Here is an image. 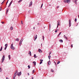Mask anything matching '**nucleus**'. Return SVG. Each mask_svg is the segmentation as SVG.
Masks as SVG:
<instances>
[{"label":"nucleus","mask_w":79,"mask_h":79,"mask_svg":"<svg viewBox=\"0 0 79 79\" xmlns=\"http://www.w3.org/2000/svg\"><path fill=\"white\" fill-rule=\"evenodd\" d=\"M23 38H22L20 40V43H19V46H21V44H22V42H23Z\"/></svg>","instance_id":"f257e3e1"},{"label":"nucleus","mask_w":79,"mask_h":79,"mask_svg":"<svg viewBox=\"0 0 79 79\" xmlns=\"http://www.w3.org/2000/svg\"><path fill=\"white\" fill-rule=\"evenodd\" d=\"M10 48L11 49H12V50H15V48L14 47V46H13V44H11L10 46Z\"/></svg>","instance_id":"f03ea898"},{"label":"nucleus","mask_w":79,"mask_h":79,"mask_svg":"<svg viewBox=\"0 0 79 79\" xmlns=\"http://www.w3.org/2000/svg\"><path fill=\"white\" fill-rule=\"evenodd\" d=\"M18 70L16 71V72L14 74V77H13V79H15V77H16V75H17V74H16V73H18Z\"/></svg>","instance_id":"7ed1b4c3"},{"label":"nucleus","mask_w":79,"mask_h":79,"mask_svg":"<svg viewBox=\"0 0 79 79\" xmlns=\"http://www.w3.org/2000/svg\"><path fill=\"white\" fill-rule=\"evenodd\" d=\"M4 60H5V55L3 56L2 57V63H3L4 61Z\"/></svg>","instance_id":"20e7f679"},{"label":"nucleus","mask_w":79,"mask_h":79,"mask_svg":"<svg viewBox=\"0 0 79 79\" xmlns=\"http://www.w3.org/2000/svg\"><path fill=\"white\" fill-rule=\"evenodd\" d=\"M34 41H35V40H36V39H37V35H34Z\"/></svg>","instance_id":"39448f33"},{"label":"nucleus","mask_w":79,"mask_h":79,"mask_svg":"<svg viewBox=\"0 0 79 79\" xmlns=\"http://www.w3.org/2000/svg\"><path fill=\"white\" fill-rule=\"evenodd\" d=\"M69 27H71V19H70L69 20Z\"/></svg>","instance_id":"423d86ee"},{"label":"nucleus","mask_w":79,"mask_h":79,"mask_svg":"<svg viewBox=\"0 0 79 79\" xmlns=\"http://www.w3.org/2000/svg\"><path fill=\"white\" fill-rule=\"evenodd\" d=\"M17 75L18 76H20L21 75V72L17 73Z\"/></svg>","instance_id":"0eeeda50"},{"label":"nucleus","mask_w":79,"mask_h":79,"mask_svg":"<svg viewBox=\"0 0 79 79\" xmlns=\"http://www.w3.org/2000/svg\"><path fill=\"white\" fill-rule=\"evenodd\" d=\"M32 2L31 1L29 5V6H32Z\"/></svg>","instance_id":"6e6552de"},{"label":"nucleus","mask_w":79,"mask_h":79,"mask_svg":"<svg viewBox=\"0 0 79 79\" xmlns=\"http://www.w3.org/2000/svg\"><path fill=\"white\" fill-rule=\"evenodd\" d=\"M38 51L40 53H42V50H41L40 49H38Z\"/></svg>","instance_id":"1a4fd4ad"},{"label":"nucleus","mask_w":79,"mask_h":79,"mask_svg":"<svg viewBox=\"0 0 79 79\" xmlns=\"http://www.w3.org/2000/svg\"><path fill=\"white\" fill-rule=\"evenodd\" d=\"M57 22H58V24H57V28H58V25L60 26V23H59V22H58V21Z\"/></svg>","instance_id":"9d476101"},{"label":"nucleus","mask_w":79,"mask_h":79,"mask_svg":"<svg viewBox=\"0 0 79 79\" xmlns=\"http://www.w3.org/2000/svg\"><path fill=\"white\" fill-rule=\"evenodd\" d=\"M59 42H61V43H63V41L62 40H59Z\"/></svg>","instance_id":"9b49d317"},{"label":"nucleus","mask_w":79,"mask_h":79,"mask_svg":"<svg viewBox=\"0 0 79 79\" xmlns=\"http://www.w3.org/2000/svg\"><path fill=\"white\" fill-rule=\"evenodd\" d=\"M32 63L34 64V66H35L36 65V62H35V61L33 62Z\"/></svg>","instance_id":"f8f14e48"},{"label":"nucleus","mask_w":79,"mask_h":79,"mask_svg":"<svg viewBox=\"0 0 79 79\" xmlns=\"http://www.w3.org/2000/svg\"><path fill=\"white\" fill-rule=\"evenodd\" d=\"M48 64L49 65L50 64H51V62H50V60H49L48 62Z\"/></svg>","instance_id":"ddd939ff"},{"label":"nucleus","mask_w":79,"mask_h":79,"mask_svg":"<svg viewBox=\"0 0 79 79\" xmlns=\"http://www.w3.org/2000/svg\"><path fill=\"white\" fill-rule=\"evenodd\" d=\"M15 40L16 41H18V42H19V38H17L15 39Z\"/></svg>","instance_id":"4468645a"},{"label":"nucleus","mask_w":79,"mask_h":79,"mask_svg":"<svg viewBox=\"0 0 79 79\" xmlns=\"http://www.w3.org/2000/svg\"><path fill=\"white\" fill-rule=\"evenodd\" d=\"M70 0H67V3H70Z\"/></svg>","instance_id":"2eb2a0df"},{"label":"nucleus","mask_w":79,"mask_h":79,"mask_svg":"<svg viewBox=\"0 0 79 79\" xmlns=\"http://www.w3.org/2000/svg\"><path fill=\"white\" fill-rule=\"evenodd\" d=\"M49 31H50V29H51V24H49Z\"/></svg>","instance_id":"dca6fc26"},{"label":"nucleus","mask_w":79,"mask_h":79,"mask_svg":"<svg viewBox=\"0 0 79 79\" xmlns=\"http://www.w3.org/2000/svg\"><path fill=\"white\" fill-rule=\"evenodd\" d=\"M9 11V9H8V8L7 9V10L6 11V12L7 13H8V12Z\"/></svg>","instance_id":"f3484780"},{"label":"nucleus","mask_w":79,"mask_h":79,"mask_svg":"<svg viewBox=\"0 0 79 79\" xmlns=\"http://www.w3.org/2000/svg\"><path fill=\"white\" fill-rule=\"evenodd\" d=\"M10 30H13V27H10Z\"/></svg>","instance_id":"a211bd4d"},{"label":"nucleus","mask_w":79,"mask_h":79,"mask_svg":"<svg viewBox=\"0 0 79 79\" xmlns=\"http://www.w3.org/2000/svg\"><path fill=\"white\" fill-rule=\"evenodd\" d=\"M64 38H65V39H68V37H66V36L65 35H64Z\"/></svg>","instance_id":"6ab92c4d"},{"label":"nucleus","mask_w":79,"mask_h":79,"mask_svg":"<svg viewBox=\"0 0 79 79\" xmlns=\"http://www.w3.org/2000/svg\"><path fill=\"white\" fill-rule=\"evenodd\" d=\"M8 58L9 60H10V58H11V56H10V55H8Z\"/></svg>","instance_id":"aec40b11"},{"label":"nucleus","mask_w":79,"mask_h":79,"mask_svg":"<svg viewBox=\"0 0 79 79\" xmlns=\"http://www.w3.org/2000/svg\"><path fill=\"white\" fill-rule=\"evenodd\" d=\"M12 3H13V0H12V1H11V2H10V3L9 5H11V4H12Z\"/></svg>","instance_id":"412c9836"},{"label":"nucleus","mask_w":79,"mask_h":79,"mask_svg":"<svg viewBox=\"0 0 79 79\" xmlns=\"http://www.w3.org/2000/svg\"><path fill=\"white\" fill-rule=\"evenodd\" d=\"M34 57L35 58H37V56H36V55L34 54Z\"/></svg>","instance_id":"4be33fe9"},{"label":"nucleus","mask_w":79,"mask_h":79,"mask_svg":"<svg viewBox=\"0 0 79 79\" xmlns=\"http://www.w3.org/2000/svg\"><path fill=\"white\" fill-rule=\"evenodd\" d=\"M3 49V47L2 46L1 47V49H0V51H2V49Z\"/></svg>","instance_id":"5701e85b"},{"label":"nucleus","mask_w":79,"mask_h":79,"mask_svg":"<svg viewBox=\"0 0 79 79\" xmlns=\"http://www.w3.org/2000/svg\"><path fill=\"white\" fill-rule=\"evenodd\" d=\"M64 3H67V1L64 0Z\"/></svg>","instance_id":"b1692460"},{"label":"nucleus","mask_w":79,"mask_h":79,"mask_svg":"<svg viewBox=\"0 0 79 79\" xmlns=\"http://www.w3.org/2000/svg\"><path fill=\"white\" fill-rule=\"evenodd\" d=\"M48 58H49V60H50V58H51V56H48Z\"/></svg>","instance_id":"393cba45"},{"label":"nucleus","mask_w":79,"mask_h":79,"mask_svg":"<svg viewBox=\"0 0 79 79\" xmlns=\"http://www.w3.org/2000/svg\"><path fill=\"white\" fill-rule=\"evenodd\" d=\"M28 54L31 56V51H30V52L28 53Z\"/></svg>","instance_id":"a878e982"},{"label":"nucleus","mask_w":79,"mask_h":79,"mask_svg":"<svg viewBox=\"0 0 79 79\" xmlns=\"http://www.w3.org/2000/svg\"><path fill=\"white\" fill-rule=\"evenodd\" d=\"M2 71V69L1 68H0V72L1 73Z\"/></svg>","instance_id":"bb28decb"},{"label":"nucleus","mask_w":79,"mask_h":79,"mask_svg":"<svg viewBox=\"0 0 79 79\" xmlns=\"http://www.w3.org/2000/svg\"><path fill=\"white\" fill-rule=\"evenodd\" d=\"M22 1H23V0H20L18 2V3H20V2H22Z\"/></svg>","instance_id":"cd10ccee"},{"label":"nucleus","mask_w":79,"mask_h":79,"mask_svg":"<svg viewBox=\"0 0 79 79\" xmlns=\"http://www.w3.org/2000/svg\"><path fill=\"white\" fill-rule=\"evenodd\" d=\"M5 47H8V44H5Z\"/></svg>","instance_id":"c85d7f7f"},{"label":"nucleus","mask_w":79,"mask_h":79,"mask_svg":"<svg viewBox=\"0 0 79 79\" xmlns=\"http://www.w3.org/2000/svg\"><path fill=\"white\" fill-rule=\"evenodd\" d=\"M51 72H52V73H53V72H54V70H53V69H52Z\"/></svg>","instance_id":"c756f323"},{"label":"nucleus","mask_w":79,"mask_h":79,"mask_svg":"<svg viewBox=\"0 0 79 79\" xmlns=\"http://www.w3.org/2000/svg\"><path fill=\"white\" fill-rule=\"evenodd\" d=\"M28 69H30V68H31V67L29 65L28 66Z\"/></svg>","instance_id":"7c9ffc66"},{"label":"nucleus","mask_w":79,"mask_h":79,"mask_svg":"<svg viewBox=\"0 0 79 79\" xmlns=\"http://www.w3.org/2000/svg\"><path fill=\"white\" fill-rule=\"evenodd\" d=\"M35 72V70H33L32 71V74L34 73Z\"/></svg>","instance_id":"2f4dec72"},{"label":"nucleus","mask_w":79,"mask_h":79,"mask_svg":"<svg viewBox=\"0 0 79 79\" xmlns=\"http://www.w3.org/2000/svg\"><path fill=\"white\" fill-rule=\"evenodd\" d=\"M60 63V61H58L57 62V64H59V63Z\"/></svg>","instance_id":"473e14b6"},{"label":"nucleus","mask_w":79,"mask_h":79,"mask_svg":"<svg viewBox=\"0 0 79 79\" xmlns=\"http://www.w3.org/2000/svg\"><path fill=\"white\" fill-rule=\"evenodd\" d=\"M42 6H43V3H42L41 4V8H42Z\"/></svg>","instance_id":"72a5a7b5"},{"label":"nucleus","mask_w":79,"mask_h":79,"mask_svg":"<svg viewBox=\"0 0 79 79\" xmlns=\"http://www.w3.org/2000/svg\"><path fill=\"white\" fill-rule=\"evenodd\" d=\"M51 54H52V52H50L49 53V55H51Z\"/></svg>","instance_id":"f704fd0d"},{"label":"nucleus","mask_w":79,"mask_h":79,"mask_svg":"<svg viewBox=\"0 0 79 79\" xmlns=\"http://www.w3.org/2000/svg\"><path fill=\"white\" fill-rule=\"evenodd\" d=\"M44 61V60H43L40 59V61L41 62H42V61Z\"/></svg>","instance_id":"c9c22d12"},{"label":"nucleus","mask_w":79,"mask_h":79,"mask_svg":"<svg viewBox=\"0 0 79 79\" xmlns=\"http://www.w3.org/2000/svg\"><path fill=\"white\" fill-rule=\"evenodd\" d=\"M75 22H76V21H77V19H75Z\"/></svg>","instance_id":"e433bc0d"},{"label":"nucleus","mask_w":79,"mask_h":79,"mask_svg":"<svg viewBox=\"0 0 79 79\" xmlns=\"http://www.w3.org/2000/svg\"><path fill=\"white\" fill-rule=\"evenodd\" d=\"M42 62L40 61V64H42Z\"/></svg>","instance_id":"4c0bfd02"},{"label":"nucleus","mask_w":79,"mask_h":79,"mask_svg":"<svg viewBox=\"0 0 79 79\" xmlns=\"http://www.w3.org/2000/svg\"><path fill=\"white\" fill-rule=\"evenodd\" d=\"M10 6H11V5L10 4H9V5L8 6V8H9V7H10Z\"/></svg>","instance_id":"58836bf2"},{"label":"nucleus","mask_w":79,"mask_h":79,"mask_svg":"<svg viewBox=\"0 0 79 79\" xmlns=\"http://www.w3.org/2000/svg\"><path fill=\"white\" fill-rule=\"evenodd\" d=\"M43 40H44V36H43Z\"/></svg>","instance_id":"ea45409f"},{"label":"nucleus","mask_w":79,"mask_h":79,"mask_svg":"<svg viewBox=\"0 0 79 79\" xmlns=\"http://www.w3.org/2000/svg\"><path fill=\"white\" fill-rule=\"evenodd\" d=\"M21 23L22 24H23V21H21Z\"/></svg>","instance_id":"a19ab883"},{"label":"nucleus","mask_w":79,"mask_h":79,"mask_svg":"<svg viewBox=\"0 0 79 79\" xmlns=\"http://www.w3.org/2000/svg\"><path fill=\"white\" fill-rule=\"evenodd\" d=\"M6 48H7V47H5V48H4V50H6Z\"/></svg>","instance_id":"79ce46f5"},{"label":"nucleus","mask_w":79,"mask_h":79,"mask_svg":"<svg viewBox=\"0 0 79 79\" xmlns=\"http://www.w3.org/2000/svg\"><path fill=\"white\" fill-rule=\"evenodd\" d=\"M58 32V31L57 30H56L55 31V32Z\"/></svg>","instance_id":"37998d69"},{"label":"nucleus","mask_w":79,"mask_h":79,"mask_svg":"<svg viewBox=\"0 0 79 79\" xmlns=\"http://www.w3.org/2000/svg\"><path fill=\"white\" fill-rule=\"evenodd\" d=\"M2 8H0V11H2Z\"/></svg>","instance_id":"c03bdc74"},{"label":"nucleus","mask_w":79,"mask_h":79,"mask_svg":"<svg viewBox=\"0 0 79 79\" xmlns=\"http://www.w3.org/2000/svg\"><path fill=\"white\" fill-rule=\"evenodd\" d=\"M5 0H4V1L2 2L1 4H2V3H3V2H5Z\"/></svg>","instance_id":"a18cd8bd"},{"label":"nucleus","mask_w":79,"mask_h":79,"mask_svg":"<svg viewBox=\"0 0 79 79\" xmlns=\"http://www.w3.org/2000/svg\"><path fill=\"white\" fill-rule=\"evenodd\" d=\"M27 74H28V76H29V73H27Z\"/></svg>","instance_id":"49530a36"},{"label":"nucleus","mask_w":79,"mask_h":79,"mask_svg":"<svg viewBox=\"0 0 79 79\" xmlns=\"http://www.w3.org/2000/svg\"><path fill=\"white\" fill-rule=\"evenodd\" d=\"M61 34V32H60V33H59V35H60V34Z\"/></svg>","instance_id":"de8ad7c7"},{"label":"nucleus","mask_w":79,"mask_h":79,"mask_svg":"<svg viewBox=\"0 0 79 79\" xmlns=\"http://www.w3.org/2000/svg\"><path fill=\"white\" fill-rule=\"evenodd\" d=\"M71 47H73V44H71Z\"/></svg>","instance_id":"09e8293b"},{"label":"nucleus","mask_w":79,"mask_h":79,"mask_svg":"<svg viewBox=\"0 0 79 79\" xmlns=\"http://www.w3.org/2000/svg\"><path fill=\"white\" fill-rule=\"evenodd\" d=\"M2 24H4V22H2Z\"/></svg>","instance_id":"8fccbe9b"},{"label":"nucleus","mask_w":79,"mask_h":79,"mask_svg":"<svg viewBox=\"0 0 79 79\" xmlns=\"http://www.w3.org/2000/svg\"><path fill=\"white\" fill-rule=\"evenodd\" d=\"M6 79H9V78L8 77H6Z\"/></svg>","instance_id":"3c124183"},{"label":"nucleus","mask_w":79,"mask_h":79,"mask_svg":"<svg viewBox=\"0 0 79 79\" xmlns=\"http://www.w3.org/2000/svg\"><path fill=\"white\" fill-rule=\"evenodd\" d=\"M59 7H60V6H58L57 7V8H59Z\"/></svg>","instance_id":"603ef678"},{"label":"nucleus","mask_w":79,"mask_h":79,"mask_svg":"<svg viewBox=\"0 0 79 79\" xmlns=\"http://www.w3.org/2000/svg\"><path fill=\"white\" fill-rule=\"evenodd\" d=\"M37 25H39V23H38L37 24Z\"/></svg>","instance_id":"864d4df0"},{"label":"nucleus","mask_w":79,"mask_h":79,"mask_svg":"<svg viewBox=\"0 0 79 79\" xmlns=\"http://www.w3.org/2000/svg\"><path fill=\"white\" fill-rule=\"evenodd\" d=\"M34 79V77H32V79Z\"/></svg>","instance_id":"5fc2aeb1"},{"label":"nucleus","mask_w":79,"mask_h":79,"mask_svg":"<svg viewBox=\"0 0 79 79\" xmlns=\"http://www.w3.org/2000/svg\"><path fill=\"white\" fill-rule=\"evenodd\" d=\"M8 1L6 3V4H7V3H8Z\"/></svg>","instance_id":"6e6d98bb"},{"label":"nucleus","mask_w":79,"mask_h":79,"mask_svg":"<svg viewBox=\"0 0 79 79\" xmlns=\"http://www.w3.org/2000/svg\"><path fill=\"white\" fill-rule=\"evenodd\" d=\"M33 29H35V27H33Z\"/></svg>","instance_id":"4d7b16f0"},{"label":"nucleus","mask_w":79,"mask_h":79,"mask_svg":"<svg viewBox=\"0 0 79 79\" xmlns=\"http://www.w3.org/2000/svg\"><path fill=\"white\" fill-rule=\"evenodd\" d=\"M60 34H59L58 35V36H60Z\"/></svg>","instance_id":"13d9d810"},{"label":"nucleus","mask_w":79,"mask_h":79,"mask_svg":"<svg viewBox=\"0 0 79 79\" xmlns=\"http://www.w3.org/2000/svg\"><path fill=\"white\" fill-rule=\"evenodd\" d=\"M55 64H56V63H55Z\"/></svg>","instance_id":"bf43d9fd"},{"label":"nucleus","mask_w":79,"mask_h":79,"mask_svg":"<svg viewBox=\"0 0 79 79\" xmlns=\"http://www.w3.org/2000/svg\"><path fill=\"white\" fill-rule=\"evenodd\" d=\"M1 38L0 37V41H1Z\"/></svg>","instance_id":"052dcab7"},{"label":"nucleus","mask_w":79,"mask_h":79,"mask_svg":"<svg viewBox=\"0 0 79 79\" xmlns=\"http://www.w3.org/2000/svg\"><path fill=\"white\" fill-rule=\"evenodd\" d=\"M28 13H30V11H28Z\"/></svg>","instance_id":"680f3d73"},{"label":"nucleus","mask_w":79,"mask_h":79,"mask_svg":"<svg viewBox=\"0 0 79 79\" xmlns=\"http://www.w3.org/2000/svg\"><path fill=\"white\" fill-rule=\"evenodd\" d=\"M54 63H56V62H55V61H54Z\"/></svg>","instance_id":"e2e57ef3"},{"label":"nucleus","mask_w":79,"mask_h":79,"mask_svg":"<svg viewBox=\"0 0 79 79\" xmlns=\"http://www.w3.org/2000/svg\"><path fill=\"white\" fill-rule=\"evenodd\" d=\"M49 6H51V5H50V4L49 5Z\"/></svg>","instance_id":"0e129e2a"},{"label":"nucleus","mask_w":79,"mask_h":79,"mask_svg":"<svg viewBox=\"0 0 79 79\" xmlns=\"http://www.w3.org/2000/svg\"><path fill=\"white\" fill-rule=\"evenodd\" d=\"M41 45H42V44H41Z\"/></svg>","instance_id":"69168bd1"},{"label":"nucleus","mask_w":79,"mask_h":79,"mask_svg":"<svg viewBox=\"0 0 79 79\" xmlns=\"http://www.w3.org/2000/svg\"><path fill=\"white\" fill-rule=\"evenodd\" d=\"M75 2H76V1H75Z\"/></svg>","instance_id":"338daca9"},{"label":"nucleus","mask_w":79,"mask_h":79,"mask_svg":"<svg viewBox=\"0 0 79 79\" xmlns=\"http://www.w3.org/2000/svg\"><path fill=\"white\" fill-rule=\"evenodd\" d=\"M6 5H7V4H6Z\"/></svg>","instance_id":"774afa93"}]
</instances>
